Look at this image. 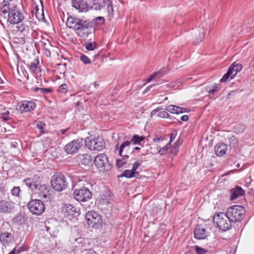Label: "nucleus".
<instances>
[{
	"label": "nucleus",
	"instance_id": "f257e3e1",
	"mask_svg": "<svg viewBox=\"0 0 254 254\" xmlns=\"http://www.w3.org/2000/svg\"><path fill=\"white\" fill-rule=\"evenodd\" d=\"M66 25L72 29L79 37L85 39L92 33L93 26L88 20L78 17L70 16L68 17Z\"/></svg>",
	"mask_w": 254,
	"mask_h": 254
},
{
	"label": "nucleus",
	"instance_id": "f03ea898",
	"mask_svg": "<svg viewBox=\"0 0 254 254\" xmlns=\"http://www.w3.org/2000/svg\"><path fill=\"white\" fill-rule=\"evenodd\" d=\"M6 12H2L4 14L8 13L7 22L11 24H17L24 19L23 13L20 11L17 6H7Z\"/></svg>",
	"mask_w": 254,
	"mask_h": 254
},
{
	"label": "nucleus",
	"instance_id": "7ed1b4c3",
	"mask_svg": "<svg viewBox=\"0 0 254 254\" xmlns=\"http://www.w3.org/2000/svg\"><path fill=\"white\" fill-rule=\"evenodd\" d=\"M214 224L223 231H226L231 227V221L226 213L220 212L216 214L213 218Z\"/></svg>",
	"mask_w": 254,
	"mask_h": 254
},
{
	"label": "nucleus",
	"instance_id": "20e7f679",
	"mask_svg": "<svg viewBox=\"0 0 254 254\" xmlns=\"http://www.w3.org/2000/svg\"><path fill=\"white\" fill-rule=\"evenodd\" d=\"M226 213L231 222H239L244 217L245 209L241 205H234L229 207Z\"/></svg>",
	"mask_w": 254,
	"mask_h": 254
},
{
	"label": "nucleus",
	"instance_id": "39448f33",
	"mask_svg": "<svg viewBox=\"0 0 254 254\" xmlns=\"http://www.w3.org/2000/svg\"><path fill=\"white\" fill-rule=\"evenodd\" d=\"M51 184L52 188L58 191L64 190L67 183L65 177L62 173H56L52 177Z\"/></svg>",
	"mask_w": 254,
	"mask_h": 254
},
{
	"label": "nucleus",
	"instance_id": "423d86ee",
	"mask_svg": "<svg viewBox=\"0 0 254 254\" xmlns=\"http://www.w3.org/2000/svg\"><path fill=\"white\" fill-rule=\"evenodd\" d=\"M85 146L92 150L100 151L105 147V143L103 139L100 137H86L85 140Z\"/></svg>",
	"mask_w": 254,
	"mask_h": 254
},
{
	"label": "nucleus",
	"instance_id": "0eeeda50",
	"mask_svg": "<svg viewBox=\"0 0 254 254\" xmlns=\"http://www.w3.org/2000/svg\"><path fill=\"white\" fill-rule=\"evenodd\" d=\"M87 224L93 228H98L102 226L103 221L100 215L96 212L88 211L85 215Z\"/></svg>",
	"mask_w": 254,
	"mask_h": 254
},
{
	"label": "nucleus",
	"instance_id": "6e6552de",
	"mask_svg": "<svg viewBox=\"0 0 254 254\" xmlns=\"http://www.w3.org/2000/svg\"><path fill=\"white\" fill-rule=\"evenodd\" d=\"M94 163L99 171L106 172L110 169V164L105 154H101L94 157Z\"/></svg>",
	"mask_w": 254,
	"mask_h": 254
},
{
	"label": "nucleus",
	"instance_id": "1a4fd4ad",
	"mask_svg": "<svg viewBox=\"0 0 254 254\" xmlns=\"http://www.w3.org/2000/svg\"><path fill=\"white\" fill-rule=\"evenodd\" d=\"M28 208L29 211L33 214L41 215L45 210V205L40 199H33L28 203Z\"/></svg>",
	"mask_w": 254,
	"mask_h": 254
},
{
	"label": "nucleus",
	"instance_id": "9d476101",
	"mask_svg": "<svg viewBox=\"0 0 254 254\" xmlns=\"http://www.w3.org/2000/svg\"><path fill=\"white\" fill-rule=\"evenodd\" d=\"M75 199L78 201H86L90 199L92 196V193L89 189L82 187L74 191Z\"/></svg>",
	"mask_w": 254,
	"mask_h": 254
},
{
	"label": "nucleus",
	"instance_id": "9b49d317",
	"mask_svg": "<svg viewBox=\"0 0 254 254\" xmlns=\"http://www.w3.org/2000/svg\"><path fill=\"white\" fill-rule=\"evenodd\" d=\"M83 145V139L77 138L70 141L64 147V150L67 154H73L78 151Z\"/></svg>",
	"mask_w": 254,
	"mask_h": 254
},
{
	"label": "nucleus",
	"instance_id": "f8f14e48",
	"mask_svg": "<svg viewBox=\"0 0 254 254\" xmlns=\"http://www.w3.org/2000/svg\"><path fill=\"white\" fill-rule=\"evenodd\" d=\"M41 177L38 175H34L31 178H27L23 181V183L31 190H34L38 189V187L41 184Z\"/></svg>",
	"mask_w": 254,
	"mask_h": 254
},
{
	"label": "nucleus",
	"instance_id": "ddd939ff",
	"mask_svg": "<svg viewBox=\"0 0 254 254\" xmlns=\"http://www.w3.org/2000/svg\"><path fill=\"white\" fill-rule=\"evenodd\" d=\"M35 192L38 193L41 199L48 201L50 198V193L48 186L46 184H41L38 189L35 190Z\"/></svg>",
	"mask_w": 254,
	"mask_h": 254
},
{
	"label": "nucleus",
	"instance_id": "4468645a",
	"mask_svg": "<svg viewBox=\"0 0 254 254\" xmlns=\"http://www.w3.org/2000/svg\"><path fill=\"white\" fill-rule=\"evenodd\" d=\"M64 216L69 219L79 215L77 208L73 204H67L63 209Z\"/></svg>",
	"mask_w": 254,
	"mask_h": 254
},
{
	"label": "nucleus",
	"instance_id": "2eb2a0df",
	"mask_svg": "<svg viewBox=\"0 0 254 254\" xmlns=\"http://www.w3.org/2000/svg\"><path fill=\"white\" fill-rule=\"evenodd\" d=\"M72 5L79 12H86L89 10V4L86 0H72Z\"/></svg>",
	"mask_w": 254,
	"mask_h": 254
},
{
	"label": "nucleus",
	"instance_id": "dca6fc26",
	"mask_svg": "<svg viewBox=\"0 0 254 254\" xmlns=\"http://www.w3.org/2000/svg\"><path fill=\"white\" fill-rule=\"evenodd\" d=\"M35 108V103L32 101H23L17 106V109L21 112H30Z\"/></svg>",
	"mask_w": 254,
	"mask_h": 254
},
{
	"label": "nucleus",
	"instance_id": "f3484780",
	"mask_svg": "<svg viewBox=\"0 0 254 254\" xmlns=\"http://www.w3.org/2000/svg\"><path fill=\"white\" fill-rule=\"evenodd\" d=\"M194 235L197 239H205L208 236V233L201 224H197L194 230Z\"/></svg>",
	"mask_w": 254,
	"mask_h": 254
},
{
	"label": "nucleus",
	"instance_id": "a211bd4d",
	"mask_svg": "<svg viewBox=\"0 0 254 254\" xmlns=\"http://www.w3.org/2000/svg\"><path fill=\"white\" fill-rule=\"evenodd\" d=\"M14 208L13 203L10 201L1 200L0 201V213H8Z\"/></svg>",
	"mask_w": 254,
	"mask_h": 254
},
{
	"label": "nucleus",
	"instance_id": "6ab92c4d",
	"mask_svg": "<svg viewBox=\"0 0 254 254\" xmlns=\"http://www.w3.org/2000/svg\"><path fill=\"white\" fill-rule=\"evenodd\" d=\"M16 26L17 31L19 32L29 33L30 30V26L31 21L28 19H24V20L19 23L17 24Z\"/></svg>",
	"mask_w": 254,
	"mask_h": 254
},
{
	"label": "nucleus",
	"instance_id": "aec40b11",
	"mask_svg": "<svg viewBox=\"0 0 254 254\" xmlns=\"http://www.w3.org/2000/svg\"><path fill=\"white\" fill-rule=\"evenodd\" d=\"M228 151L227 144L224 143H219L214 146L215 154L219 157L225 155Z\"/></svg>",
	"mask_w": 254,
	"mask_h": 254
},
{
	"label": "nucleus",
	"instance_id": "412c9836",
	"mask_svg": "<svg viewBox=\"0 0 254 254\" xmlns=\"http://www.w3.org/2000/svg\"><path fill=\"white\" fill-rule=\"evenodd\" d=\"M244 192L245 191L241 187L237 186L230 191V199L231 200L236 199L239 197L243 195Z\"/></svg>",
	"mask_w": 254,
	"mask_h": 254
},
{
	"label": "nucleus",
	"instance_id": "4be33fe9",
	"mask_svg": "<svg viewBox=\"0 0 254 254\" xmlns=\"http://www.w3.org/2000/svg\"><path fill=\"white\" fill-rule=\"evenodd\" d=\"M79 158L80 162L82 165L92 166L94 163V157L89 154L80 155Z\"/></svg>",
	"mask_w": 254,
	"mask_h": 254
},
{
	"label": "nucleus",
	"instance_id": "5701e85b",
	"mask_svg": "<svg viewBox=\"0 0 254 254\" xmlns=\"http://www.w3.org/2000/svg\"><path fill=\"white\" fill-rule=\"evenodd\" d=\"M131 144V141H125L121 144L119 149V154L121 156L125 157L126 159L128 158V155L127 154H124V152L125 151L126 153L129 150L130 145Z\"/></svg>",
	"mask_w": 254,
	"mask_h": 254
},
{
	"label": "nucleus",
	"instance_id": "b1692460",
	"mask_svg": "<svg viewBox=\"0 0 254 254\" xmlns=\"http://www.w3.org/2000/svg\"><path fill=\"white\" fill-rule=\"evenodd\" d=\"M101 6V9L106 11L109 15L113 14V7L110 0H103Z\"/></svg>",
	"mask_w": 254,
	"mask_h": 254
},
{
	"label": "nucleus",
	"instance_id": "393cba45",
	"mask_svg": "<svg viewBox=\"0 0 254 254\" xmlns=\"http://www.w3.org/2000/svg\"><path fill=\"white\" fill-rule=\"evenodd\" d=\"M155 115L163 118H168L169 117V114L165 111H161L160 107H158L151 111L150 117H152Z\"/></svg>",
	"mask_w": 254,
	"mask_h": 254
},
{
	"label": "nucleus",
	"instance_id": "a878e982",
	"mask_svg": "<svg viewBox=\"0 0 254 254\" xmlns=\"http://www.w3.org/2000/svg\"><path fill=\"white\" fill-rule=\"evenodd\" d=\"M13 239V237L11 233L4 232L0 235V241L3 245H7L11 242Z\"/></svg>",
	"mask_w": 254,
	"mask_h": 254
},
{
	"label": "nucleus",
	"instance_id": "bb28decb",
	"mask_svg": "<svg viewBox=\"0 0 254 254\" xmlns=\"http://www.w3.org/2000/svg\"><path fill=\"white\" fill-rule=\"evenodd\" d=\"M195 37L194 39L197 42H201L205 38V32L203 29H200L194 32Z\"/></svg>",
	"mask_w": 254,
	"mask_h": 254
},
{
	"label": "nucleus",
	"instance_id": "cd10ccee",
	"mask_svg": "<svg viewBox=\"0 0 254 254\" xmlns=\"http://www.w3.org/2000/svg\"><path fill=\"white\" fill-rule=\"evenodd\" d=\"M39 64V61L38 59H35L30 63L29 66V69L33 72H37L39 70L38 65Z\"/></svg>",
	"mask_w": 254,
	"mask_h": 254
},
{
	"label": "nucleus",
	"instance_id": "c85d7f7f",
	"mask_svg": "<svg viewBox=\"0 0 254 254\" xmlns=\"http://www.w3.org/2000/svg\"><path fill=\"white\" fill-rule=\"evenodd\" d=\"M145 139L143 136H139L138 135H134L130 141L131 143L133 142L134 144H141V142Z\"/></svg>",
	"mask_w": 254,
	"mask_h": 254
},
{
	"label": "nucleus",
	"instance_id": "c756f323",
	"mask_svg": "<svg viewBox=\"0 0 254 254\" xmlns=\"http://www.w3.org/2000/svg\"><path fill=\"white\" fill-rule=\"evenodd\" d=\"M246 128L245 125L243 124H239L235 125L233 127V131L236 133H242Z\"/></svg>",
	"mask_w": 254,
	"mask_h": 254
},
{
	"label": "nucleus",
	"instance_id": "7c9ffc66",
	"mask_svg": "<svg viewBox=\"0 0 254 254\" xmlns=\"http://www.w3.org/2000/svg\"><path fill=\"white\" fill-rule=\"evenodd\" d=\"M122 176L123 177H125L126 178H132V177H136L137 178L138 175H136V174L135 173V172L132 170H125L122 174Z\"/></svg>",
	"mask_w": 254,
	"mask_h": 254
},
{
	"label": "nucleus",
	"instance_id": "2f4dec72",
	"mask_svg": "<svg viewBox=\"0 0 254 254\" xmlns=\"http://www.w3.org/2000/svg\"><path fill=\"white\" fill-rule=\"evenodd\" d=\"M242 69V65L241 64H235L233 63L229 67L228 69L230 70V72L232 73L231 70L234 71L235 74H236L240 71Z\"/></svg>",
	"mask_w": 254,
	"mask_h": 254
},
{
	"label": "nucleus",
	"instance_id": "473e14b6",
	"mask_svg": "<svg viewBox=\"0 0 254 254\" xmlns=\"http://www.w3.org/2000/svg\"><path fill=\"white\" fill-rule=\"evenodd\" d=\"M91 8L95 10H100L102 9L101 4L99 3L97 0H92L90 2Z\"/></svg>",
	"mask_w": 254,
	"mask_h": 254
},
{
	"label": "nucleus",
	"instance_id": "72a5a7b5",
	"mask_svg": "<svg viewBox=\"0 0 254 254\" xmlns=\"http://www.w3.org/2000/svg\"><path fill=\"white\" fill-rule=\"evenodd\" d=\"M229 143L230 147L235 148L238 145V142L235 136L232 135L229 137Z\"/></svg>",
	"mask_w": 254,
	"mask_h": 254
},
{
	"label": "nucleus",
	"instance_id": "f704fd0d",
	"mask_svg": "<svg viewBox=\"0 0 254 254\" xmlns=\"http://www.w3.org/2000/svg\"><path fill=\"white\" fill-rule=\"evenodd\" d=\"M12 0H3V2L1 3L0 9L1 12H6V9H7V6L9 5V2L11 1Z\"/></svg>",
	"mask_w": 254,
	"mask_h": 254
},
{
	"label": "nucleus",
	"instance_id": "c9c22d12",
	"mask_svg": "<svg viewBox=\"0 0 254 254\" xmlns=\"http://www.w3.org/2000/svg\"><path fill=\"white\" fill-rule=\"evenodd\" d=\"M34 91L36 92H40V93L47 94L51 92L52 91L51 88H35Z\"/></svg>",
	"mask_w": 254,
	"mask_h": 254
},
{
	"label": "nucleus",
	"instance_id": "e433bc0d",
	"mask_svg": "<svg viewBox=\"0 0 254 254\" xmlns=\"http://www.w3.org/2000/svg\"><path fill=\"white\" fill-rule=\"evenodd\" d=\"M162 76V72L161 71L154 72L152 75H151L149 78L147 80V82H149L154 79L155 77H161Z\"/></svg>",
	"mask_w": 254,
	"mask_h": 254
},
{
	"label": "nucleus",
	"instance_id": "4c0bfd02",
	"mask_svg": "<svg viewBox=\"0 0 254 254\" xmlns=\"http://www.w3.org/2000/svg\"><path fill=\"white\" fill-rule=\"evenodd\" d=\"M177 106L170 105L166 107V110L169 111L171 113L177 114Z\"/></svg>",
	"mask_w": 254,
	"mask_h": 254
},
{
	"label": "nucleus",
	"instance_id": "58836bf2",
	"mask_svg": "<svg viewBox=\"0 0 254 254\" xmlns=\"http://www.w3.org/2000/svg\"><path fill=\"white\" fill-rule=\"evenodd\" d=\"M93 20L97 25H101L103 24H104V21H105V19H104V17L99 16V17L95 18L93 19Z\"/></svg>",
	"mask_w": 254,
	"mask_h": 254
},
{
	"label": "nucleus",
	"instance_id": "ea45409f",
	"mask_svg": "<svg viewBox=\"0 0 254 254\" xmlns=\"http://www.w3.org/2000/svg\"><path fill=\"white\" fill-rule=\"evenodd\" d=\"M33 7L34 8H35L36 11H38V6L39 5L41 6L42 8H43V5L41 0H33Z\"/></svg>",
	"mask_w": 254,
	"mask_h": 254
},
{
	"label": "nucleus",
	"instance_id": "a19ab883",
	"mask_svg": "<svg viewBox=\"0 0 254 254\" xmlns=\"http://www.w3.org/2000/svg\"><path fill=\"white\" fill-rule=\"evenodd\" d=\"M80 59L86 64H91V61L89 58L84 55H82L80 57Z\"/></svg>",
	"mask_w": 254,
	"mask_h": 254
},
{
	"label": "nucleus",
	"instance_id": "79ce46f5",
	"mask_svg": "<svg viewBox=\"0 0 254 254\" xmlns=\"http://www.w3.org/2000/svg\"><path fill=\"white\" fill-rule=\"evenodd\" d=\"M141 161H135L132 166V170L137 175H139V173L136 171V170L138 168V167L141 165Z\"/></svg>",
	"mask_w": 254,
	"mask_h": 254
},
{
	"label": "nucleus",
	"instance_id": "37998d69",
	"mask_svg": "<svg viewBox=\"0 0 254 254\" xmlns=\"http://www.w3.org/2000/svg\"><path fill=\"white\" fill-rule=\"evenodd\" d=\"M231 74L230 70L228 69L227 72L224 74L223 76L220 79V81L222 82H225L229 78H231Z\"/></svg>",
	"mask_w": 254,
	"mask_h": 254
},
{
	"label": "nucleus",
	"instance_id": "c03bdc74",
	"mask_svg": "<svg viewBox=\"0 0 254 254\" xmlns=\"http://www.w3.org/2000/svg\"><path fill=\"white\" fill-rule=\"evenodd\" d=\"M195 251L197 254H206L208 252L207 250L200 248L198 246L195 247Z\"/></svg>",
	"mask_w": 254,
	"mask_h": 254
},
{
	"label": "nucleus",
	"instance_id": "a18cd8bd",
	"mask_svg": "<svg viewBox=\"0 0 254 254\" xmlns=\"http://www.w3.org/2000/svg\"><path fill=\"white\" fill-rule=\"evenodd\" d=\"M20 191L18 187H14L11 190V193L13 195L18 196Z\"/></svg>",
	"mask_w": 254,
	"mask_h": 254
},
{
	"label": "nucleus",
	"instance_id": "49530a36",
	"mask_svg": "<svg viewBox=\"0 0 254 254\" xmlns=\"http://www.w3.org/2000/svg\"><path fill=\"white\" fill-rule=\"evenodd\" d=\"M67 86L66 84H63L61 85L59 88V91L61 93H65L67 92Z\"/></svg>",
	"mask_w": 254,
	"mask_h": 254
},
{
	"label": "nucleus",
	"instance_id": "de8ad7c7",
	"mask_svg": "<svg viewBox=\"0 0 254 254\" xmlns=\"http://www.w3.org/2000/svg\"><path fill=\"white\" fill-rule=\"evenodd\" d=\"M126 163V161L125 160L124 158L123 159H118L116 162V165L118 167L121 168L123 167Z\"/></svg>",
	"mask_w": 254,
	"mask_h": 254
},
{
	"label": "nucleus",
	"instance_id": "09e8293b",
	"mask_svg": "<svg viewBox=\"0 0 254 254\" xmlns=\"http://www.w3.org/2000/svg\"><path fill=\"white\" fill-rule=\"evenodd\" d=\"M170 142H169L167 145L163 147H162L159 151V153L161 155H163L165 153V152L170 147Z\"/></svg>",
	"mask_w": 254,
	"mask_h": 254
},
{
	"label": "nucleus",
	"instance_id": "8fccbe9b",
	"mask_svg": "<svg viewBox=\"0 0 254 254\" xmlns=\"http://www.w3.org/2000/svg\"><path fill=\"white\" fill-rule=\"evenodd\" d=\"M85 46L86 49L90 51L93 50L96 47L95 44L91 43H86Z\"/></svg>",
	"mask_w": 254,
	"mask_h": 254
},
{
	"label": "nucleus",
	"instance_id": "3c124183",
	"mask_svg": "<svg viewBox=\"0 0 254 254\" xmlns=\"http://www.w3.org/2000/svg\"><path fill=\"white\" fill-rule=\"evenodd\" d=\"M153 141L155 142H160L164 140V137L162 136L156 135L153 139Z\"/></svg>",
	"mask_w": 254,
	"mask_h": 254
},
{
	"label": "nucleus",
	"instance_id": "603ef678",
	"mask_svg": "<svg viewBox=\"0 0 254 254\" xmlns=\"http://www.w3.org/2000/svg\"><path fill=\"white\" fill-rule=\"evenodd\" d=\"M9 114V112L8 111H6L5 112L2 113L1 114V118L4 121H7L9 119L8 117Z\"/></svg>",
	"mask_w": 254,
	"mask_h": 254
},
{
	"label": "nucleus",
	"instance_id": "864d4df0",
	"mask_svg": "<svg viewBox=\"0 0 254 254\" xmlns=\"http://www.w3.org/2000/svg\"><path fill=\"white\" fill-rule=\"evenodd\" d=\"M45 126V123L42 121H39L37 123V127L40 129H43L44 128Z\"/></svg>",
	"mask_w": 254,
	"mask_h": 254
},
{
	"label": "nucleus",
	"instance_id": "5fc2aeb1",
	"mask_svg": "<svg viewBox=\"0 0 254 254\" xmlns=\"http://www.w3.org/2000/svg\"><path fill=\"white\" fill-rule=\"evenodd\" d=\"M177 114L185 113L186 112V110H187V109L186 108L180 107H178V106L177 108Z\"/></svg>",
	"mask_w": 254,
	"mask_h": 254
},
{
	"label": "nucleus",
	"instance_id": "6e6d98bb",
	"mask_svg": "<svg viewBox=\"0 0 254 254\" xmlns=\"http://www.w3.org/2000/svg\"><path fill=\"white\" fill-rule=\"evenodd\" d=\"M206 90L209 93L213 94V87L212 85H208L206 86Z\"/></svg>",
	"mask_w": 254,
	"mask_h": 254
},
{
	"label": "nucleus",
	"instance_id": "4d7b16f0",
	"mask_svg": "<svg viewBox=\"0 0 254 254\" xmlns=\"http://www.w3.org/2000/svg\"><path fill=\"white\" fill-rule=\"evenodd\" d=\"M213 87V94L216 91H218L220 89V84H215L214 85H212Z\"/></svg>",
	"mask_w": 254,
	"mask_h": 254
},
{
	"label": "nucleus",
	"instance_id": "13d9d810",
	"mask_svg": "<svg viewBox=\"0 0 254 254\" xmlns=\"http://www.w3.org/2000/svg\"><path fill=\"white\" fill-rule=\"evenodd\" d=\"M102 199L103 201H105V203L106 204L109 203L110 202V198L109 196L107 198L106 196L103 195L102 196Z\"/></svg>",
	"mask_w": 254,
	"mask_h": 254
},
{
	"label": "nucleus",
	"instance_id": "bf43d9fd",
	"mask_svg": "<svg viewBox=\"0 0 254 254\" xmlns=\"http://www.w3.org/2000/svg\"><path fill=\"white\" fill-rule=\"evenodd\" d=\"M84 252L85 253V254H97L95 252L92 250H86Z\"/></svg>",
	"mask_w": 254,
	"mask_h": 254
},
{
	"label": "nucleus",
	"instance_id": "052dcab7",
	"mask_svg": "<svg viewBox=\"0 0 254 254\" xmlns=\"http://www.w3.org/2000/svg\"><path fill=\"white\" fill-rule=\"evenodd\" d=\"M189 116L188 115H183L181 117V119L183 121H187L189 120Z\"/></svg>",
	"mask_w": 254,
	"mask_h": 254
},
{
	"label": "nucleus",
	"instance_id": "680f3d73",
	"mask_svg": "<svg viewBox=\"0 0 254 254\" xmlns=\"http://www.w3.org/2000/svg\"><path fill=\"white\" fill-rule=\"evenodd\" d=\"M176 136V134L172 133L170 135V143L175 139Z\"/></svg>",
	"mask_w": 254,
	"mask_h": 254
},
{
	"label": "nucleus",
	"instance_id": "e2e57ef3",
	"mask_svg": "<svg viewBox=\"0 0 254 254\" xmlns=\"http://www.w3.org/2000/svg\"><path fill=\"white\" fill-rule=\"evenodd\" d=\"M68 129H69L68 128H66V129H62L60 130V131L61 132V133L62 134H64L67 132V131L68 130Z\"/></svg>",
	"mask_w": 254,
	"mask_h": 254
},
{
	"label": "nucleus",
	"instance_id": "0e129e2a",
	"mask_svg": "<svg viewBox=\"0 0 254 254\" xmlns=\"http://www.w3.org/2000/svg\"><path fill=\"white\" fill-rule=\"evenodd\" d=\"M45 54L47 57H50L51 56V52L49 50H46L45 51Z\"/></svg>",
	"mask_w": 254,
	"mask_h": 254
},
{
	"label": "nucleus",
	"instance_id": "69168bd1",
	"mask_svg": "<svg viewBox=\"0 0 254 254\" xmlns=\"http://www.w3.org/2000/svg\"><path fill=\"white\" fill-rule=\"evenodd\" d=\"M232 74H231V79L233 78V77H234L236 74H235L234 71L231 70Z\"/></svg>",
	"mask_w": 254,
	"mask_h": 254
},
{
	"label": "nucleus",
	"instance_id": "338daca9",
	"mask_svg": "<svg viewBox=\"0 0 254 254\" xmlns=\"http://www.w3.org/2000/svg\"><path fill=\"white\" fill-rule=\"evenodd\" d=\"M153 86L152 85H150V86H148L145 90L144 92H147L148 91H149L150 90V89Z\"/></svg>",
	"mask_w": 254,
	"mask_h": 254
},
{
	"label": "nucleus",
	"instance_id": "774afa93",
	"mask_svg": "<svg viewBox=\"0 0 254 254\" xmlns=\"http://www.w3.org/2000/svg\"><path fill=\"white\" fill-rule=\"evenodd\" d=\"M15 253V249L14 248L8 254H14Z\"/></svg>",
	"mask_w": 254,
	"mask_h": 254
}]
</instances>
